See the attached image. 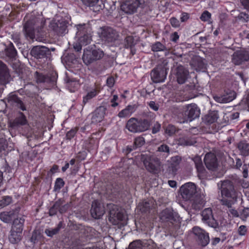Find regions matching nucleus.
<instances>
[{
  "mask_svg": "<svg viewBox=\"0 0 249 249\" xmlns=\"http://www.w3.org/2000/svg\"><path fill=\"white\" fill-rule=\"evenodd\" d=\"M205 164L208 169L215 171L218 167V161L216 156L212 153H207L204 159Z\"/></svg>",
  "mask_w": 249,
  "mask_h": 249,
  "instance_id": "obj_14",
  "label": "nucleus"
},
{
  "mask_svg": "<svg viewBox=\"0 0 249 249\" xmlns=\"http://www.w3.org/2000/svg\"><path fill=\"white\" fill-rule=\"evenodd\" d=\"M83 3L89 7L94 6L95 5L99 0H81Z\"/></svg>",
  "mask_w": 249,
  "mask_h": 249,
  "instance_id": "obj_52",
  "label": "nucleus"
},
{
  "mask_svg": "<svg viewBox=\"0 0 249 249\" xmlns=\"http://www.w3.org/2000/svg\"><path fill=\"white\" fill-rule=\"evenodd\" d=\"M167 71L162 65H158L151 72V77L154 83H160L164 81L166 77Z\"/></svg>",
  "mask_w": 249,
  "mask_h": 249,
  "instance_id": "obj_10",
  "label": "nucleus"
},
{
  "mask_svg": "<svg viewBox=\"0 0 249 249\" xmlns=\"http://www.w3.org/2000/svg\"><path fill=\"white\" fill-rule=\"evenodd\" d=\"M10 74L7 66L0 60V84L5 85L9 82Z\"/></svg>",
  "mask_w": 249,
  "mask_h": 249,
  "instance_id": "obj_20",
  "label": "nucleus"
},
{
  "mask_svg": "<svg viewBox=\"0 0 249 249\" xmlns=\"http://www.w3.org/2000/svg\"><path fill=\"white\" fill-rule=\"evenodd\" d=\"M12 201V198L10 196H4L0 200V207L2 208L9 205Z\"/></svg>",
  "mask_w": 249,
  "mask_h": 249,
  "instance_id": "obj_44",
  "label": "nucleus"
},
{
  "mask_svg": "<svg viewBox=\"0 0 249 249\" xmlns=\"http://www.w3.org/2000/svg\"><path fill=\"white\" fill-rule=\"evenodd\" d=\"M169 22L171 26L175 28H179L180 26V21L175 17L171 18Z\"/></svg>",
  "mask_w": 249,
  "mask_h": 249,
  "instance_id": "obj_47",
  "label": "nucleus"
},
{
  "mask_svg": "<svg viewBox=\"0 0 249 249\" xmlns=\"http://www.w3.org/2000/svg\"><path fill=\"white\" fill-rule=\"evenodd\" d=\"M0 219L5 223H9L12 220V217L9 212H2L0 214Z\"/></svg>",
  "mask_w": 249,
  "mask_h": 249,
  "instance_id": "obj_43",
  "label": "nucleus"
},
{
  "mask_svg": "<svg viewBox=\"0 0 249 249\" xmlns=\"http://www.w3.org/2000/svg\"><path fill=\"white\" fill-rule=\"evenodd\" d=\"M148 105L151 109L156 111H158L159 108V106L156 104L154 101H151L148 103Z\"/></svg>",
  "mask_w": 249,
  "mask_h": 249,
  "instance_id": "obj_62",
  "label": "nucleus"
},
{
  "mask_svg": "<svg viewBox=\"0 0 249 249\" xmlns=\"http://www.w3.org/2000/svg\"><path fill=\"white\" fill-rule=\"evenodd\" d=\"M45 233L48 236L52 237L58 232V230L54 228L52 230L47 229L45 230Z\"/></svg>",
  "mask_w": 249,
  "mask_h": 249,
  "instance_id": "obj_54",
  "label": "nucleus"
},
{
  "mask_svg": "<svg viewBox=\"0 0 249 249\" xmlns=\"http://www.w3.org/2000/svg\"><path fill=\"white\" fill-rule=\"evenodd\" d=\"M157 151L160 152H165L169 154L170 151V148L167 145L165 144H162L158 147Z\"/></svg>",
  "mask_w": 249,
  "mask_h": 249,
  "instance_id": "obj_53",
  "label": "nucleus"
},
{
  "mask_svg": "<svg viewBox=\"0 0 249 249\" xmlns=\"http://www.w3.org/2000/svg\"><path fill=\"white\" fill-rule=\"evenodd\" d=\"M85 147L89 152L96 153L98 147V143L96 142V140H94L93 138H90L86 141Z\"/></svg>",
  "mask_w": 249,
  "mask_h": 249,
  "instance_id": "obj_28",
  "label": "nucleus"
},
{
  "mask_svg": "<svg viewBox=\"0 0 249 249\" xmlns=\"http://www.w3.org/2000/svg\"><path fill=\"white\" fill-rule=\"evenodd\" d=\"M115 83L114 78L112 76H110L107 78V85L109 88H112Z\"/></svg>",
  "mask_w": 249,
  "mask_h": 249,
  "instance_id": "obj_63",
  "label": "nucleus"
},
{
  "mask_svg": "<svg viewBox=\"0 0 249 249\" xmlns=\"http://www.w3.org/2000/svg\"><path fill=\"white\" fill-rule=\"evenodd\" d=\"M59 171V166L57 164H53L48 172V175H53Z\"/></svg>",
  "mask_w": 249,
  "mask_h": 249,
  "instance_id": "obj_61",
  "label": "nucleus"
},
{
  "mask_svg": "<svg viewBox=\"0 0 249 249\" xmlns=\"http://www.w3.org/2000/svg\"><path fill=\"white\" fill-rule=\"evenodd\" d=\"M188 75V71L183 67H178L177 69V78L178 82L182 84L185 82Z\"/></svg>",
  "mask_w": 249,
  "mask_h": 249,
  "instance_id": "obj_24",
  "label": "nucleus"
},
{
  "mask_svg": "<svg viewBox=\"0 0 249 249\" xmlns=\"http://www.w3.org/2000/svg\"><path fill=\"white\" fill-rule=\"evenodd\" d=\"M176 131V127L172 124H168L165 129V133L169 136H172L175 133Z\"/></svg>",
  "mask_w": 249,
  "mask_h": 249,
  "instance_id": "obj_46",
  "label": "nucleus"
},
{
  "mask_svg": "<svg viewBox=\"0 0 249 249\" xmlns=\"http://www.w3.org/2000/svg\"><path fill=\"white\" fill-rule=\"evenodd\" d=\"M193 161H194L198 175H200L203 174L205 171V168L203 165L201 158L199 156H196L193 159Z\"/></svg>",
  "mask_w": 249,
  "mask_h": 249,
  "instance_id": "obj_34",
  "label": "nucleus"
},
{
  "mask_svg": "<svg viewBox=\"0 0 249 249\" xmlns=\"http://www.w3.org/2000/svg\"><path fill=\"white\" fill-rule=\"evenodd\" d=\"M218 118V112L212 111L204 117V121L208 124H211L216 122Z\"/></svg>",
  "mask_w": 249,
  "mask_h": 249,
  "instance_id": "obj_32",
  "label": "nucleus"
},
{
  "mask_svg": "<svg viewBox=\"0 0 249 249\" xmlns=\"http://www.w3.org/2000/svg\"><path fill=\"white\" fill-rule=\"evenodd\" d=\"M7 102L12 105H15L18 108L22 111L26 110V107L23 102L16 94L13 93H10L7 98Z\"/></svg>",
  "mask_w": 249,
  "mask_h": 249,
  "instance_id": "obj_19",
  "label": "nucleus"
},
{
  "mask_svg": "<svg viewBox=\"0 0 249 249\" xmlns=\"http://www.w3.org/2000/svg\"><path fill=\"white\" fill-rule=\"evenodd\" d=\"M190 18V15L188 13L183 12L181 13L180 19L181 22H185L187 21Z\"/></svg>",
  "mask_w": 249,
  "mask_h": 249,
  "instance_id": "obj_60",
  "label": "nucleus"
},
{
  "mask_svg": "<svg viewBox=\"0 0 249 249\" xmlns=\"http://www.w3.org/2000/svg\"><path fill=\"white\" fill-rule=\"evenodd\" d=\"M192 231L194 234V238L198 245L205 247L209 244L210 238L208 233L198 227H194Z\"/></svg>",
  "mask_w": 249,
  "mask_h": 249,
  "instance_id": "obj_8",
  "label": "nucleus"
},
{
  "mask_svg": "<svg viewBox=\"0 0 249 249\" xmlns=\"http://www.w3.org/2000/svg\"><path fill=\"white\" fill-rule=\"evenodd\" d=\"M129 246L131 249H140L142 245L141 241L136 240L131 242Z\"/></svg>",
  "mask_w": 249,
  "mask_h": 249,
  "instance_id": "obj_48",
  "label": "nucleus"
},
{
  "mask_svg": "<svg viewBox=\"0 0 249 249\" xmlns=\"http://www.w3.org/2000/svg\"><path fill=\"white\" fill-rule=\"evenodd\" d=\"M24 219L23 218L16 219L14 220L11 230L17 231L22 232Z\"/></svg>",
  "mask_w": 249,
  "mask_h": 249,
  "instance_id": "obj_37",
  "label": "nucleus"
},
{
  "mask_svg": "<svg viewBox=\"0 0 249 249\" xmlns=\"http://www.w3.org/2000/svg\"><path fill=\"white\" fill-rule=\"evenodd\" d=\"M238 147L243 156H246L249 155V144L240 143Z\"/></svg>",
  "mask_w": 249,
  "mask_h": 249,
  "instance_id": "obj_39",
  "label": "nucleus"
},
{
  "mask_svg": "<svg viewBox=\"0 0 249 249\" xmlns=\"http://www.w3.org/2000/svg\"><path fill=\"white\" fill-rule=\"evenodd\" d=\"M221 199L220 202L222 205L231 208L232 205L237 201V193L232 181H224L221 188Z\"/></svg>",
  "mask_w": 249,
  "mask_h": 249,
  "instance_id": "obj_1",
  "label": "nucleus"
},
{
  "mask_svg": "<svg viewBox=\"0 0 249 249\" xmlns=\"http://www.w3.org/2000/svg\"><path fill=\"white\" fill-rule=\"evenodd\" d=\"M192 201V207L195 210H200L202 209L205 204V201L204 199V197L197 194L191 200Z\"/></svg>",
  "mask_w": 249,
  "mask_h": 249,
  "instance_id": "obj_22",
  "label": "nucleus"
},
{
  "mask_svg": "<svg viewBox=\"0 0 249 249\" xmlns=\"http://www.w3.org/2000/svg\"><path fill=\"white\" fill-rule=\"evenodd\" d=\"M211 18V14L208 11H204L201 15L200 19L203 21H207Z\"/></svg>",
  "mask_w": 249,
  "mask_h": 249,
  "instance_id": "obj_50",
  "label": "nucleus"
},
{
  "mask_svg": "<svg viewBox=\"0 0 249 249\" xmlns=\"http://www.w3.org/2000/svg\"><path fill=\"white\" fill-rule=\"evenodd\" d=\"M105 210L97 200H94L91 205L90 213L92 217L95 219H100L104 215Z\"/></svg>",
  "mask_w": 249,
  "mask_h": 249,
  "instance_id": "obj_16",
  "label": "nucleus"
},
{
  "mask_svg": "<svg viewBox=\"0 0 249 249\" xmlns=\"http://www.w3.org/2000/svg\"><path fill=\"white\" fill-rule=\"evenodd\" d=\"M36 76L37 83H53L54 80L48 75L43 74L37 71L36 72Z\"/></svg>",
  "mask_w": 249,
  "mask_h": 249,
  "instance_id": "obj_33",
  "label": "nucleus"
},
{
  "mask_svg": "<svg viewBox=\"0 0 249 249\" xmlns=\"http://www.w3.org/2000/svg\"><path fill=\"white\" fill-rule=\"evenodd\" d=\"M31 54L35 58L46 61L49 58L51 53L48 47L44 46H34L31 50Z\"/></svg>",
  "mask_w": 249,
  "mask_h": 249,
  "instance_id": "obj_6",
  "label": "nucleus"
},
{
  "mask_svg": "<svg viewBox=\"0 0 249 249\" xmlns=\"http://www.w3.org/2000/svg\"><path fill=\"white\" fill-rule=\"evenodd\" d=\"M152 207V203L149 201H143L140 202L137 209L143 214H147L150 212Z\"/></svg>",
  "mask_w": 249,
  "mask_h": 249,
  "instance_id": "obj_29",
  "label": "nucleus"
},
{
  "mask_svg": "<svg viewBox=\"0 0 249 249\" xmlns=\"http://www.w3.org/2000/svg\"><path fill=\"white\" fill-rule=\"evenodd\" d=\"M161 219L172 223L180 221L178 214L172 209L166 208L161 213Z\"/></svg>",
  "mask_w": 249,
  "mask_h": 249,
  "instance_id": "obj_13",
  "label": "nucleus"
},
{
  "mask_svg": "<svg viewBox=\"0 0 249 249\" xmlns=\"http://www.w3.org/2000/svg\"><path fill=\"white\" fill-rule=\"evenodd\" d=\"M160 124L158 122H156L155 124H154V125L152 127V133L154 134L157 133V132L160 131Z\"/></svg>",
  "mask_w": 249,
  "mask_h": 249,
  "instance_id": "obj_59",
  "label": "nucleus"
},
{
  "mask_svg": "<svg viewBox=\"0 0 249 249\" xmlns=\"http://www.w3.org/2000/svg\"><path fill=\"white\" fill-rule=\"evenodd\" d=\"M141 3L140 0H125L121 4V8L127 14L136 13Z\"/></svg>",
  "mask_w": 249,
  "mask_h": 249,
  "instance_id": "obj_11",
  "label": "nucleus"
},
{
  "mask_svg": "<svg viewBox=\"0 0 249 249\" xmlns=\"http://www.w3.org/2000/svg\"><path fill=\"white\" fill-rule=\"evenodd\" d=\"M135 43L134 38L131 36H127L124 39V47L125 48H132L134 47Z\"/></svg>",
  "mask_w": 249,
  "mask_h": 249,
  "instance_id": "obj_42",
  "label": "nucleus"
},
{
  "mask_svg": "<svg viewBox=\"0 0 249 249\" xmlns=\"http://www.w3.org/2000/svg\"><path fill=\"white\" fill-rule=\"evenodd\" d=\"M184 117L183 122L189 121H192L200 115V109L195 104H188L184 107Z\"/></svg>",
  "mask_w": 249,
  "mask_h": 249,
  "instance_id": "obj_9",
  "label": "nucleus"
},
{
  "mask_svg": "<svg viewBox=\"0 0 249 249\" xmlns=\"http://www.w3.org/2000/svg\"><path fill=\"white\" fill-rule=\"evenodd\" d=\"M136 110V106L128 105L125 108L119 112L118 116L120 118H124L129 117Z\"/></svg>",
  "mask_w": 249,
  "mask_h": 249,
  "instance_id": "obj_27",
  "label": "nucleus"
},
{
  "mask_svg": "<svg viewBox=\"0 0 249 249\" xmlns=\"http://www.w3.org/2000/svg\"><path fill=\"white\" fill-rule=\"evenodd\" d=\"M138 123V118L132 117L127 121L125 127L131 132L139 133Z\"/></svg>",
  "mask_w": 249,
  "mask_h": 249,
  "instance_id": "obj_25",
  "label": "nucleus"
},
{
  "mask_svg": "<svg viewBox=\"0 0 249 249\" xmlns=\"http://www.w3.org/2000/svg\"><path fill=\"white\" fill-rule=\"evenodd\" d=\"M145 143V140L143 137H136L134 141V149L142 147Z\"/></svg>",
  "mask_w": 249,
  "mask_h": 249,
  "instance_id": "obj_41",
  "label": "nucleus"
},
{
  "mask_svg": "<svg viewBox=\"0 0 249 249\" xmlns=\"http://www.w3.org/2000/svg\"><path fill=\"white\" fill-rule=\"evenodd\" d=\"M206 66L202 60H198L196 65V71H205L206 70Z\"/></svg>",
  "mask_w": 249,
  "mask_h": 249,
  "instance_id": "obj_49",
  "label": "nucleus"
},
{
  "mask_svg": "<svg viewBox=\"0 0 249 249\" xmlns=\"http://www.w3.org/2000/svg\"><path fill=\"white\" fill-rule=\"evenodd\" d=\"M104 55V52L100 49H96L94 45L93 46H89L84 50L82 59L84 63L88 65L101 59Z\"/></svg>",
  "mask_w": 249,
  "mask_h": 249,
  "instance_id": "obj_3",
  "label": "nucleus"
},
{
  "mask_svg": "<svg viewBox=\"0 0 249 249\" xmlns=\"http://www.w3.org/2000/svg\"><path fill=\"white\" fill-rule=\"evenodd\" d=\"M28 123L25 115L21 112H19V115L17 116L12 123L13 126H18L26 125Z\"/></svg>",
  "mask_w": 249,
  "mask_h": 249,
  "instance_id": "obj_30",
  "label": "nucleus"
},
{
  "mask_svg": "<svg viewBox=\"0 0 249 249\" xmlns=\"http://www.w3.org/2000/svg\"><path fill=\"white\" fill-rule=\"evenodd\" d=\"M45 21L39 18L33 17L25 22L23 26V32L27 39H33L35 37V29L43 28Z\"/></svg>",
  "mask_w": 249,
  "mask_h": 249,
  "instance_id": "obj_2",
  "label": "nucleus"
},
{
  "mask_svg": "<svg viewBox=\"0 0 249 249\" xmlns=\"http://www.w3.org/2000/svg\"><path fill=\"white\" fill-rule=\"evenodd\" d=\"M65 184V181L63 178H57L54 182L53 187L54 191L57 193H59L60 190L64 186Z\"/></svg>",
  "mask_w": 249,
  "mask_h": 249,
  "instance_id": "obj_38",
  "label": "nucleus"
},
{
  "mask_svg": "<svg viewBox=\"0 0 249 249\" xmlns=\"http://www.w3.org/2000/svg\"><path fill=\"white\" fill-rule=\"evenodd\" d=\"M87 156V153L85 151H82L79 152L76 156V159L79 161H82L86 159Z\"/></svg>",
  "mask_w": 249,
  "mask_h": 249,
  "instance_id": "obj_51",
  "label": "nucleus"
},
{
  "mask_svg": "<svg viewBox=\"0 0 249 249\" xmlns=\"http://www.w3.org/2000/svg\"><path fill=\"white\" fill-rule=\"evenodd\" d=\"M241 3L244 9L249 11V0H241Z\"/></svg>",
  "mask_w": 249,
  "mask_h": 249,
  "instance_id": "obj_64",
  "label": "nucleus"
},
{
  "mask_svg": "<svg viewBox=\"0 0 249 249\" xmlns=\"http://www.w3.org/2000/svg\"><path fill=\"white\" fill-rule=\"evenodd\" d=\"M247 232V227L245 225H241L239 226L238 229V233L239 235L243 236L245 235Z\"/></svg>",
  "mask_w": 249,
  "mask_h": 249,
  "instance_id": "obj_58",
  "label": "nucleus"
},
{
  "mask_svg": "<svg viewBox=\"0 0 249 249\" xmlns=\"http://www.w3.org/2000/svg\"><path fill=\"white\" fill-rule=\"evenodd\" d=\"M181 160V158L178 156L173 157L171 158L170 163L168 166V171L172 175H175L179 168Z\"/></svg>",
  "mask_w": 249,
  "mask_h": 249,
  "instance_id": "obj_23",
  "label": "nucleus"
},
{
  "mask_svg": "<svg viewBox=\"0 0 249 249\" xmlns=\"http://www.w3.org/2000/svg\"><path fill=\"white\" fill-rule=\"evenodd\" d=\"M118 100L117 95H113L112 98L110 100V106L112 107H116L119 105V103L117 102Z\"/></svg>",
  "mask_w": 249,
  "mask_h": 249,
  "instance_id": "obj_57",
  "label": "nucleus"
},
{
  "mask_svg": "<svg viewBox=\"0 0 249 249\" xmlns=\"http://www.w3.org/2000/svg\"><path fill=\"white\" fill-rule=\"evenodd\" d=\"M201 215L202 220L209 226L214 227L215 220L213 217L212 210L210 208L205 209L202 212Z\"/></svg>",
  "mask_w": 249,
  "mask_h": 249,
  "instance_id": "obj_21",
  "label": "nucleus"
},
{
  "mask_svg": "<svg viewBox=\"0 0 249 249\" xmlns=\"http://www.w3.org/2000/svg\"><path fill=\"white\" fill-rule=\"evenodd\" d=\"M249 60V53L247 52L238 51L232 55V62L236 65H239Z\"/></svg>",
  "mask_w": 249,
  "mask_h": 249,
  "instance_id": "obj_15",
  "label": "nucleus"
},
{
  "mask_svg": "<svg viewBox=\"0 0 249 249\" xmlns=\"http://www.w3.org/2000/svg\"><path fill=\"white\" fill-rule=\"evenodd\" d=\"M179 38V36L178 34V33L177 32H175L171 34L170 36V39L171 41L174 43H177Z\"/></svg>",
  "mask_w": 249,
  "mask_h": 249,
  "instance_id": "obj_56",
  "label": "nucleus"
},
{
  "mask_svg": "<svg viewBox=\"0 0 249 249\" xmlns=\"http://www.w3.org/2000/svg\"><path fill=\"white\" fill-rule=\"evenodd\" d=\"M180 193L184 200H191L197 195L196 185L192 182L186 183L180 187Z\"/></svg>",
  "mask_w": 249,
  "mask_h": 249,
  "instance_id": "obj_7",
  "label": "nucleus"
},
{
  "mask_svg": "<svg viewBox=\"0 0 249 249\" xmlns=\"http://www.w3.org/2000/svg\"><path fill=\"white\" fill-rule=\"evenodd\" d=\"M106 111L107 108L104 106H101L98 107L93 113L92 122L98 123L102 122L104 119Z\"/></svg>",
  "mask_w": 249,
  "mask_h": 249,
  "instance_id": "obj_18",
  "label": "nucleus"
},
{
  "mask_svg": "<svg viewBox=\"0 0 249 249\" xmlns=\"http://www.w3.org/2000/svg\"><path fill=\"white\" fill-rule=\"evenodd\" d=\"M6 56L10 58H15L17 55V51L16 49L14 44L10 42L8 46L5 49Z\"/></svg>",
  "mask_w": 249,
  "mask_h": 249,
  "instance_id": "obj_31",
  "label": "nucleus"
},
{
  "mask_svg": "<svg viewBox=\"0 0 249 249\" xmlns=\"http://www.w3.org/2000/svg\"><path fill=\"white\" fill-rule=\"evenodd\" d=\"M99 90L97 88L92 89L89 91L87 94L83 97V104L85 105L91 99L95 97L99 93Z\"/></svg>",
  "mask_w": 249,
  "mask_h": 249,
  "instance_id": "obj_36",
  "label": "nucleus"
},
{
  "mask_svg": "<svg viewBox=\"0 0 249 249\" xmlns=\"http://www.w3.org/2000/svg\"><path fill=\"white\" fill-rule=\"evenodd\" d=\"M142 160L149 172L153 174H159L161 170V162L158 158L151 155H142Z\"/></svg>",
  "mask_w": 249,
  "mask_h": 249,
  "instance_id": "obj_4",
  "label": "nucleus"
},
{
  "mask_svg": "<svg viewBox=\"0 0 249 249\" xmlns=\"http://www.w3.org/2000/svg\"><path fill=\"white\" fill-rule=\"evenodd\" d=\"M138 122L139 133L148 130L151 125V121L148 119L138 118Z\"/></svg>",
  "mask_w": 249,
  "mask_h": 249,
  "instance_id": "obj_26",
  "label": "nucleus"
},
{
  "mask_svg": "<svg viewBox=\"0 0 249 249\" xmlns=\"http://www.w3.org/2000/svg\"><path fill=\"white\" fill-rule=\"evenodd\" d=\"M151 50L153 52H160L166 50V47L160 42H157L152 45Z\"/></svg>",
  "mask_w": 249,
  "mask_h": 249,
  "instance_id": "obj_40",
  "label": "nucleus"
},
{
  "mask_svg": "<svg viewBox=\"0 0 249 249\" xmlns=\"http://www.w3.org/2000/svg\"><path fill=\"white\" fill-rule=\"evenodd\" d=\"M41 237V234L39 232L37 233L36 231H34L31 237V241L36 243L38 241L39 239Z\"/></svg>",
  "mask_w": 249,
  "mask_h": 249,
  "instance_id": "obj_55",
  "label": "nucleus"
},
{
  "mask_svg": "<svg viewBox=\"0 0 249 249\" xmlns=\"http://www.w3.org/2000/svg\"><path fill=\"white\" fill-rule=\"evenodd\" d=\"M117 32L113 28L109 27L102 28L100 37L102 39L107 42H113L118 38Z\"/></svg>",
  "mask_w": 249,
  "mask_h": 249,
  "instance_id": "obj_12",
  "label": "nucleus"
},
{
  "mask_svg": "<svg viewBox=\"0 0 249 249\" xmlns=\"http://www.w3.org/2000/svg\"><path fill=\"white\" fill-rule=\"evenodd\" d=\"M78 129L77 127L71 128L70 130L68 131L66 134V139L68 140H71L76 135Z\"/></svg>",
  "mask_w": 249,
  "mask_h": 249,
  "instance_id": "obj_45",
  "label": "nucleus"
},
{
  "mask_svg": "<svg viewBox=\"0 0 249 249\" xmlns=\"http://www.w3.org/2000/svg\"><path fill=\"white\" fill-rule=\"evenodd\" d=\"M22 232L15 230H11L10 234L9 237L10 242L12 244H16L20 241L22 237Z\"/></svg>",
  "mask_w": 249,
  "mask_h": 249,
  "instance_id": "obj_35",
  "label": "nucleus"
},
{
  "mask_svg": "<svg viewBox=\"0 0 249 249\" xmlns=\"http://www.w3.org/2000/svg\"><path fill=\"white\" fill-rule=\"evenodd\" d=\"M75 26L77 30L76 36L80 44V46L77 49V51H79L81 49L82 46H86L90 43L91 36L89 33V28L86 24H79Z\"/></svg>",
  "mask_w": 249,
  "mask_h": 249,
  "instance_id": "obj_5",
  "label": "nucleus"
},
{
  "mask_svg": "<svg viewBox=\"0 0 249 249\" xmlns=\"http://www.w3.org/2000/svg\"><path fill=\"white\" fill-rule=\"evenodd\" d=\"M51 28L57 35L62 36L67 30V23L65 20H58L51 24Z\"/></svg>",
  "mask_w": 249,
  "mask_h": 249,
  "instance_id": "obj_17",
  "label": "nucleus"
}]
</instances>
